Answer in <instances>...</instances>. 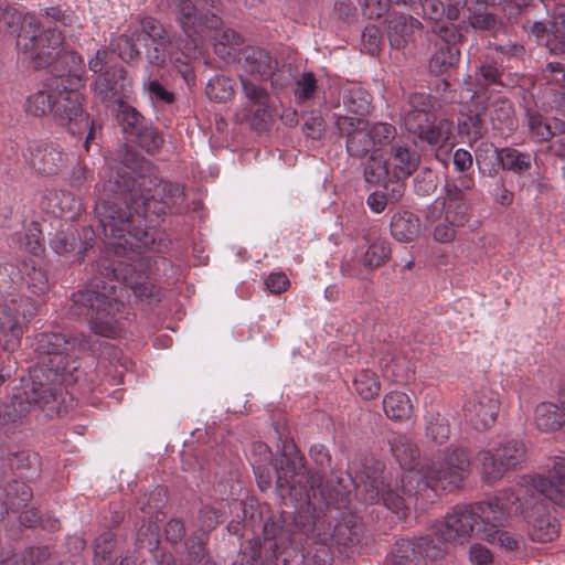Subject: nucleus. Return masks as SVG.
I'll list each match as a JSON object with an SVG mask.
<instances>
[{
  "label": "nucleus",
  "mask_w": 565,
  "mask_h": 565,
  "mask_svg": "<svg viewBox=\"0 0 565 565\" xmlns=\"http://www.w3.org/2000/svg\"><path fill=\"white\" fill-rule=\"evenodd\" d=\"M383 409L386 416L393 420H407L413 415L411 397L401 391H392L383 398Z\"/></svg>",
  "instance_id": "28"
},
{
  "label": "nucleus",
  "mask_w": 565,
  "mask_h": 565,
  "mask_svg": "<svg viewBox=\"0 0 565 565\" xmlns=\"http://www.w3.org/2000/svg\"><path fill=\"white\" fill-rule=\"evenodd\" d=\"M561 405L552 402H542L534 409V424L541 431H554L565 424V388Z\"/></svg>",
  "instance_id": "23"
},
{
  "label": "nucleus",
  "mask_w": 565,
  "mask_h": 565,
  "mask_svg": "<svg viewBox=\"0 0 565 565\" xmlns=\"http://www.w3.org/2000/svg\"><path fill=\"white\" fill-rule=\"evenodd\" d=\"M391 449L399 466L406 471L401 477V489H386L382 465L364 466L355 473L352 482L356 495L367 503L380 501L395 513L402 512L413 495L429 491L436 495V490L452 491L462 486L469 473L470 461L466 450L449 447L438 458L425 459L419 468L416 459L419 455L416 445L405 435H397L391 441Z\"/></svg>",
  "instance_id": "1"
},
{
  "label": "nucleus",
  "mask_w": 565,
  "mask_h": 565,
  "mask_svg": "<svg viewBox=\"0 0 565 565\" xmlns=\"http://www.w3.org/2000/svg\"><path fill=\"white\" fill-rule=\"evenodd\" d=\"M459 130L461 134H466L471 140L481 138L483 135V127L480 115L468 117L467 120L460 121Z\"/></svg>",
  "instance_id": "47"
},
{
  "label": "nucleus",
  "mask_w": 565,
  "mask_h": 565,
  "mask_svg": "<svg viewBox=\"0 0 565 565\" xmlns=\"http://www.w3.org/2000/svg\"><path fill=\"white\" fill-rule=\"evenodd\" d=\"M46 15L51 17L54 21L60 22L63 25L71 24L72 22V17L70 14L63 13L57 8H49L46 10Z\"/></svg>",
  "instance_id": "58"
},
{
  "label": "nucleus",
  "mask_w": 565,
  "mask_h": 565,
  "mask_svg": "<svg viewBox=\"0 0 565 565\" xmlns=\"http://www.w3.org/2000/svg\"><path fill=\"white\" fill-rule=\"evenodd\" d=\"M88 349L90 343L82 333L74 334L64 330L42 332L35 342V351L43 359L47 356V371L54 377L64 374L70 362Z\"/></svg>",
  "instance_id": "9"
},
{
  "label": "nucleus",
  "mask_w": 565,
  "mask_h": 565,
  "mask_svg": "<svg viewBox=\"0 0 565 565\" xmlns=\"http://www.w3.org/2000/svg\"><path fill=\"white\" fill-rule=\"evenodd\" d=\"M23 157L35 171L43 174L56 173L65 162V154L60 146L46 141L29 142Z\"/></svg>",
  "instance_id": "19"
},
{
  "label": "nucleus",
  "mask_w": 565,
  "mask_h": 565,
  "mask_svg": "<svg viewBox=\"0 0 565 565\" xmlns=\"http://www.w3.org/2000/svg\"><path fill=\"white\" fill-rule=\"evenodd\" d=\"M109 57L110 52L107 49L102 47L97 50L95 55L88 60V68L94 73L102 72L108 64Z\"/></svg>",
  "instance_id": "52"
},
{
  "label": "nucleus",
  "mask_w": 565,
  "mask_h": 565,
  "mask_svg": "<svg viewBox=\"0 0 565 565\" xmlns=\"http://www.w3.org/2000/svg\"><path fill=\"white\" fill-rule=\"evenodd\" d=\"M206 95L215 102H225L234 95V83L230 77L215 75L207 82Z\"/></svg>",
  "instance_id": "36"
},
{
  "label": "nucleus",
  "mask_w": 565,
  "mask_h": 565,
  "mask_svg": "<svg viewBox=\"0 0 565 565\" xmlns=\"http://www.w3.org/2000/svg\"><path fill=\"white\" fill-rule=\"evenodd\" d=\"M143 88L152 102L170 105L174 102V94L168 90L159 81L151 79V74L143 78Z\"/></svg>",
  "instance_id": "38"
},
{
  "label": "nucleus",
  "mask_w": 565,
  "mask_h": 565,
  "mask_svg": "<svg viewBox=\"0 0 565 565\" xmlns=\"http://www.w3.org/2000/svg\"><path fill=\"white\" fill-rule=\"evenodd\" d=\"M258 478H259L258 484L262 490H266L270 487V478L269 477L265 478L263 476V473H259Z\"/></svg>",
  "instance_id": "61"
},
{
  "label": "nucleus",
  "mask_w": 565,
  "mask_h": 565,
  "mask_svg": "<svg viewBox=\"0 0 565 565\" xmlns=\"http://www.w3.org/2000/svg\"><path fill=\"white\" fill-rule=\"evenodd\" d=\"M317 88L315 74L311 72L303 73L295 83V97L300 103L313 97Z\"/></svg>",
  "instance_id": "40"
},
{
  "label": "nucleus",
  "mask_w": 565,
  "mask_h": 565,
  "mask_svg": "<svg viewBox=\"0 0 565 565\" xmlns=\"http://www.w3.org/2000/svg\"><path fill=\"white\" fill-rule=\"evenodd\" d=\"M419 164V156L409 147L395 143L390 149L386 161L380 157L370 156L364 168V178L367 183L379 184L390 175L393 179L406 180Z\"/></svg>",
  "instance_id": "11"
},
{
  "label": "nucleus",
  "mask_w": 565,
  "mask_h": 565,
  "mask_svg": "<svg viewBox=\"0 0 565 565\" xmlns=\"http://www.w3.org/2000/svg\"><path fill=\"white\" fill-rule=\"evenodd\" d=\"M239 79L243 93L248 100H250L253 104L266 105L268 94L265 88H263L259 84L248 79L245 74H239Z\"/></svg>",
  "instance_id": "41"
},
{
  "label": "nucleus",
  "mask_w": 565,
  "mask_h": 565,
  "mask_svg": "<svg viewBox=\"0 0 565 565\" xmlns=\"http://www.w3.org/2000/svg\"><path fill=\"white\" fill-rule=\"evenodd\" d=\"M222 518L223 515L217 509L205 505L199 512L198 525L203 532H209L216 527V525L222 521Z\"/></svg>",
  "instance_id": "43"
},
{
  "label": "nucleus",
  "mask_w": 565,
  "mask_h": 565,
  "mask_svg": "<svg viewBox=\"0 0 565 565\" xmlns=\"http://www.w3.org/2000/svg\"><path fill=\"white\" fill-rule=\"evenodd\" d=\"M529 127L532 137L536 141H546L557 134L565 132V124L558 119L552 122H544L540 115H531L529 118Z\"/></svg>",
  "instance_id": "34"
},
{
  "label": "nucleus",
  "mask_w": 565,
  "mask_h": 565,
  "mask_svg": "<svg viewBox=\"0 0 565 565\" xmlns=\"http://www.w3.org/2000/svg\"><path fill=\"white\" fill-rule=\"evenodd\" d=\"M475 186L472 175L465 173L447 185L446 195L441 202L447 203L448 217L454 223H461L465 218V212H468V205L463 200V193Z\"/></svg>",
  "instance_id": "21"
},
{
  "label": "nucleus",
  "mask_w": 565,
  "mask_h": 565,
  "mask_svg": "<svg viewBox=\"0 0 565 565\" xmlns=\"http://www.w3.org/2000/svg\"><path fill=\"white\" fill-rule=\"evenodd\" d=\"M526 448L523 441L511 439L479 452L481 476L487 482L501 479L504 473L524 461Z\"/></svg>",
  "instance_id": "13"
},
{
  "label": "nucleus",
  "mask_w": 565,
  "mask_h": 565,
  "mask_svg": "<svg viewBox=\"0 0 565 565\" xmlns=\"http://www.w3.org/2000/svg\"><path fill=\"white\" fill-rule=\"evenodd\" d=\"M388 200L384 192H372L366 199L367 206L374 213H381L384 211Z\"/></svg>",
  "instance_id": "56"
},
{
  "label": "nucleus",
  "mask_w": 565,
  "mask_h": 565,
  "mask_svg": "<svg viewBox=\"0 0 565 565\" xmlns=\"http://www.w3.org/2000/svg\"><path fill=\"white\" fill-rule=\"evenodd\" d=\"M131 290L135 297L139 298L140 300L148 301L149 303H151L153 300H157L156 288L149 281L138 282L131 286Z\"/></svg>",
  "instance_id": "50"
},
{
  "label": "nucleus",
  "mask_w": 565,
  "mask_h": 565,
  "mask_svg": "<svg viewBox=\"0 0 565 565\" xmlns=\"http://www.w3.org/2000/svg\"><path fill=\"white\" fill-rule=\"evenodd\" d=\"M486 151L492 153L503 169L512 170L515 173H522L527 170L532 163V157L529 153L520 152L515 149H497L492 145H486Z\"/></svg>",
  "instance_id": "27"
},
{
  "label": "nucleus",
  "mask_w": 565,
  "mask_h": 565,
  "mask_svg": "<svg viewBox=\"0 0 565 565\" xmlns=\"http://www.w3.org/2000/svg\"><path fill=\"white\" fill-rule=\"evenodd\" d=\"M3 19L9 25L10 33L18 36V46L25 54V58L32 62L34 68L44 67L57 57L72 63L68 74L56 78L52 115L58 125L67 127L72 135H82L87 131L84 148L88 151L89 142L95 139L96 128L83 110L84 97L79 92L84 86L79 74L83 65L82 57L73 52L61 55L63 44L61 31L51 26L43 30L32 14L6 10Z\"/></svg>",
  "instance_id": "3"
},
{
  "label": "nucleus",
  "mask_w": 565,
  "mask_h": 565,
  "mask_svg": "<svg viewBox=\"0 0 565 565\" xmlns=\"http://www.w3.org/2000/svg\"><path fill=\"white\" fill-rule=\"evenodd\" d=\"M391 253L390 244L385 239L375 238L365 250H355L352 256L344 258L341 273L345 277H362L363 269L372 270L384 264Z\"/></svg>",
  "instance_id": "17"
},
{
  "label": "nucleus",
  "mask_w": 565,
  "mask_h": 565,
  "mask_svg": "<svg viewBox=\"0 0 565 565\" xmlns=\"http://www.w3.org/2000/svg\"><path fill=\"white\" fill-rule=\"evenodd\" d=\"M60 394L61 387L53 381L43 384L33 380L32 386L24 391L23 396H13L10 407L17 417L28 414L32 404L41 405L43 408L55 409L54 404L57 403Z\"/></svg>",
  "instance_id": "18"
},
{
  "label": "nucleus",
  "mask_w": 565,
  "mask_h": 565,
  "mask_svg": "<svg viewBox=\"0 0 565 565\" xmlns=\"http://www.w3.org/2000/svg\"><path fill=\"white\" fill-rule=\"evenodd\" d=\"M53 248L62 254L71 252L75 246L74 237H68L65 233H57L55 238L52 241Z\"/></svg>",
  "instance_id": "55"
},
{
  "label": "nucleus",
  "mask_w": 565,
  "mask_h": 565,
  "mask_svg": "<svg viewBox=\"0 0 565 565\" xmlns=\"http://www.w3.org/2000/svg\"><path fill=\"white\" fill-rule=\"evenodd\" d=\"M476 83L478 89L473 92L472 97H479L481 90L489 86L500 84V72L498 67L489 64H482L476 73Z\"/></svg>",
  "instance_id": "39"
},
{
  "label": "nucleus",
  "mask_w": 565,
  "mask_h": 565,
  "mask_svg": "<svg viewBox=\"0 0 565 565\" xmlns=\"http://www.w3.org/2000/svg\"><path fill=\"white\" fill-rule=\"evenodd\" d=\"M168 4L175 13L186 38L179 44V49L182 50L180 53L170 50L168 62L188 81L191 75L190 60L202 54L204 39L210 36L212 30L218 28L221 19L210 13L209 0H168Z\"/></svg>",
  "instance_id": "6"
},
{
  "label": "nucleus",
  "mask_w": 565,
  "mask_h": 565,
  "mask_svg": "<svg viewBox=\"0 0 565 565\" xmlns=\"http://www.w3.org/2000/svg\"><path fill=\"white\" fill-rule=\"evenodd\" d=\"M47 89H40L29 96L25 104V110L35 117H41L47 113L53 114L54 99L56 95V78L50 83Z\"/></svg>",
  "instance_id": "32"
},
{
  "label": "nucleus",
  "mask_w": 565,
  "mask_h": 565,
  "mask_svg": "<svg viewBox=\"0 0 565 565\" xmlns=\"http://www.w3.org/2000/svg\"><path fill=\"white\" fill-rule=\"evenodd\" d=\"M499 411V399L489 388L472 392L463 405L465 418L478 430L490 427Z\"/></svg>",
  "instance_id": "16"
},
{
  "label": "nucleus",
  "mask_w": 565,
  "mask_h": 565,
  "mask_svg": "<svg viewBox=\"0 0 565 565\" xmlns=\"http://www.w3.org/2000/svg\"><path fill=\"white\" fill-rule=\"evenodd\" d=\"M115 107L117 119L122 126V131L135 138L146 127L142 116L124 100L115 105Z\"/></svg>",
  "instance_id": "33"
},
{
  "label": "nucleus",
  "mask_w": 565,
  "mask_h": 565,
  "mask_svg": "<svg viewBox=\"0 0 565 565\" xmlns=\"http://www.w3.org/2000/svg\"><path fill=\"white\" fill-rule=\"evenodd\" d=\"M114 45L122 61H137L140 55V46H148L143 25L141 24V29L129 30V32L119 35Z\"/></svg>",
  "instance_id": "25"
},
{
  "label": "nucleus",
  "mask_w": 565,
  "mask_h": 565,
  "mask_svg": "<svg viewBox=\"0 0 565 565\" xmlns=\"http://www.w3.org/2000/svg\"><path fill=\"white\" fill-rule=\"evenodd\" d=\"M310 456L321 467L329 465L330 455L323 445H313L310 448Z\"/></svg>",
  "instance_id": "57"
},
{
  "label": "nucleus",
  "mask_w": 565,
  "mask_h": 565,
  "mask_svg": "<svg viewBox=\"0 0 565 565\" xmlns=\"http://www.w3.org/2000/svg\"><path fill=\"white\" fill-rule=\"evenodd\" d=\"M184 525L179 519L169 521L164 529L167 540L171 543L180 542L184 536Z\"/></svg>",
  "instance_id": "51"
},
{
  "label": "nucleus",
  "mask_w": 565,
  "mask_h": 565,
  "mask_svg": "<svg viewBox=\"0 0 565 565\" xmlns=\"http://www.w3.org/2000/svg\"><path fill=\"white\" fill-rule=\"evenodd\" d=\"M265 285L273 294H280L288 288L289 279L282 273H273L266 278Z\"/></svg>",
  "instance_id": "49"
},
{
  "label": "nucleus",
  "mask_w": 565,
  "mask_h": 565,
  "mask_svg": "<svg viewBox=\"0 0 565 565\" xmlns=\"http://www.w3.org/2000/svg\"><path fill=\"white\" fill-rule=\"evenodd\" d=\"M135 139L138 140L139 145L147 150V152H154L162 145V136L157 129L145 127Z\"/></svg>",
  "instance_id": "42"
},
{
  "label": "nucleus",
  "mask_w": 565,
  "mask_h": 565,
  "mask_svg": "<svg viewBox=\"0 0 565 565\" xmlns=\"http://www.w3.org/2000/svg\"><path fill=\"white\" fill-rule=\"evenodd\" d=\"M434 212L440 213L438 223L434 230V237L440 243L451 242L455 238L456 228L463 226L468 221V212H465L463 221L461 223H454L450 217H448L447 203L439 200L434 203Z\"/></svg>",
  "instance_id": "31"
},
{
  "label": "nucleus",
  "mask_w": 565,
  "mask_h": 565,
  "mask_svg": "<svg viewBox=\"0 0 565 565\" xmlns=\"http://www.w3.org/2000/svg\"><path fill=\"white\" fill-rule=\"evenodd\" d=\"M238 62L242 64V74L259 81L271 77L277 67V62L273 61L269 53L258 47H245Z\"/></svg>",
  "instance_id": "22"
},
{
  "label": "nucleus",
  "mask_w": 565,
  "mask_h": 565,
  "mask_svg": "<svg viewBox=\"0 0 565 565\" xmlns=\"http://www.w3.org/2000/svg\"><path fill=\"white\" fill-rule=\"evenodd\" d=\"M419 230V220L411 212H398L391 220V233L399 242L413 241L418 236Z\"/></svg>",
  "instance_id": "30"
},
{
  "label": "nucleus",
  "mask_w": 565,
  "mask_h": 565,
  "mask_svg": "<svg viewBox=\"0 0 565 565\" xmlns=\"http://www.w3.org/2000/svg\"><path fill=\"white\" fill-rule=\"evenodd\" d=\"M31 513H32L33 518L32 519L22 518L21 519L22 524L28 525V526H33L38 522L39 516H38L36 512L31 511Z\"/></svg>",
  "instance_id": "62"
},
{
  "label": "nucleus",
  "mask_w": 565,
  "mask_h": 565,
  "mask_svg": "<svg viewBox=\"0 0 565 565\" xmlns=\"http://www.w3.org/2000/svg\"><path fill=\"white\" fill-rule=\"evenodd\" d=\"M406 29V25L403 24V23H396L394 26H393V30L390 34V40H391V43L392 45H396V46H401L402 44H404L406 42V40L404 38H398L396 35L397 33V30L398 29Z\"/></svg>",
  "instance_id": "60"
},
{
  "label": "nucleus",
  "mask_w": 565,
  "mask_h": 565,
  "mask_svg": "<svg viewBox=\"0 0 565 565\" xmlns=\"http://www.w3.org/2000/svg\"><path fill=\"white\" fill-rule=\"evenodd\" d=\"M366 33L370 35V38H374V40L377 39V30H375L374 28H366L363 35H365Z\"/></svg>",
  "instance_id": "64"
},
{
  "label": "nucleus",
  "mask_w": 565,
  "mask_h": 565,
  "mask_svg": "<svg viewBox=\"0 0 565 565\" xmlns=\"http://www.w3.org/2000/svg\"><path fill=\"white\" fill-rule=\"evenodd\" d=\"M493 499L471 504L455 505L435 531L434 540L415 542L401 540L396 543L392 565H425L426 559H436L446 551L447 543L465 544L475 534L479 540H491L495 533L497 518L491 515Z\"/></svg>",
  "instance_id": "4"
},
{
  "label": "nucleus",
  "mask_w": 565,
  "mask_h": 565,
  "mask_svg": "<svg viewBox=\"0 0 565 565\" xmlns=\"http://www.w3.org/2000/svg\"><path fill=\"white\" fill-rule=\"evenodd\" d=\"M518 509L530 525V536L537 542H550L558 534V526L551 519L543 499L565 504V457L555 458L550 478L525 476L522 478L518 493Z\"/></svg>",
  "instance_id": "5"
},
{
  "label": "nucleus",
  "mask_w": 565,
  "mask_h": 565,
  "mask_svg": "<svg viewBox=\"0 0 565 565\" xmlns=\"http://www.w3.org/2000/svg\"><path fill=\"white\" fill-rule=\"evenodd\" d=\"M354 387L363 399H372L379 394L381 383L374 372L362 370L354 377Z\"/></svg>",
  "instance_id": "35"
},
{
  "label": "nucleus",
  "mask_w": 565,
  "mask_h": 565,
  "mask_svg": "<svg viewBox=\"0 0 565 565\" xmlns=\"http://www.w3.org/2000/svg\"><path fill=\"white\" fill-rule=\"evenodd\" d=\"M519 500L520 497L514 495V492L509 490L499 491L494 495L491 515L498 519L497 522H493L495 525V533L492 534L491 540H484L486 542L490 544H497L500 548L508 552H512L519 548L518 537L502 529L508 521L512 508Z\"/></svg>",
  "instance_id": "15"
},
{
  "label": "nucleus",
  "mask_w": 565,
  "mask_h": 565,
  "mask_svg": "<svg viewBox=\"0 0 565 565\" xmlns=\"http://www.w3.org/2000/svg\"><path fill=\"white\" fill-rule=\"evenodd\" d=\"M26 285L33 294H43L49 289V278L46 273L36 267H32L26 274Z\"/></svg>",
  "instance_id": "44"
},
{
  "label": "nucleus",
  "mask_w": 565,
  "mask_h": 565,
  "mask_svg": "<svg viewBox=\"0 0 565 565\" xmlns=\"http://www.w3.org/2000/svg\"><path fill=\"white\" fill-rule=\"evenodd\" d=\"M277 486L280 489L289 488L292 490L296 482H301L300 477L302 469L301 459L297 455L282 454L274 463Z\"/></svg>",
  "instance_id": "24"
},
{
  "label": "nucleus",
  "mask_w": 565,
  "mask_h": 565,
  "mask_svg": "<svg viewBox=\"0 0 565 565\" xmlns=\"http://www.w3.org/2000/svg\"><path fill=\"white\" fill-rule=\"evenodd\" d=\"M342 102L348 113L364 116L370 110L372 96L364 87L352 83L344 87Z\"/></svg>",
  "instance_id": "26"
},
{
  "label": "nucleus",
  "mask_w": 565,
  "mask_h": 565,
  "mask_svg": "<svg viewBox=\"0 0 565 565\" xmlns=\"http://www.w3.org/2000/svg\"><path fill=\"white\" fill-rule=\"evenodd\" d=\"M497 189L499 193L497 194V201L502 205H508L512 201V194L505 189L503 183H498Z\"/></svg>",
  "instance_id": "59"
},
{
  "label": "nucleus",
  "mask_w": 565,
  "mask_h": 565,
  "mask_svg": "<svg viewBox=\"0 0 565 565\" xmlns=\"http://www.w3.org/2000/svg\"><path fill=\"white\" fill-rule=\"evenodd\" d=\"M318 553L322 554L324 557L322 559V563L319 564V565H330V558H329V553H328V550L322 546L320 550H318Z\"/></svg>",
  "instance_id": "63"
},
{
  "label": "nucleus",
  "mask_w": 565,
  "mask_h": 565,
  "mask_svg": "<svg viewBox=\"0 0 565 565\" xmlns=\"http://www.w3.org/2000/svg\"><path fill=\"white\" fill-rule=\"evenodd\" d=\"M454 166L460 172H466L472 166L471 153L462 148L457 149L454 152Z\"/></svg>",
  "instance_id": "54"
},
{
  "label": "nucleus",
  "mask_w": 565,
  "mask_h": 565,
  "mask_svg": "<svg viewBox=\"0 0 565 565\" xmlns=\"http://www.w3.org/2000/svg\"><path fill=\"white\" fill-rule=\"evenodd\" d=\"M35 312V305L26 297L0 298V342L3 350L13 352L20 347L24 327Z\"/></svg>",
  "instance_id": "12"
},
{
  "label": "nucleus",
  "mask_w": 565,
  "mask_h": 565,
  "mask_svg": "<svg viewBox=\"0 0 565 565\" xmlns=\"http://www.w3.org/2000/svg\"><path fill=\"white\" fill-rule=\"evenodd\" d=\"M469 20L473 29L490 30L495 25V18L491 13H473Z\"/></svg>",
  "instance_id": "53"
},
{
  "label": "nucleus",
  "mask_w": 565,
  "mask_h": 565,
  "mask_svg": "<svg viewBox=\"0 0 565 565\" xmlns=\"http://www.w3.org/2000/svg\"><path fill=\"white\" fill-rule=\"evenodd\" d=\"M491 108L492 110L490 114V118L494 127L495 121H498L499 124H503L510 119L513 113L512 104L508 99L503 98H499L498 100L492 103Z\"/></svg>",
  "instance_id": "46"
},
{
  "label": "nucleus",
  "mask_w": 565,
  "mask_h": 565,
  "mask_svg": "<svg viewBox=\"0 0 565 565\" xmlns=\"http://www.w3.org/2000/svg\"><path fill=\"white\" fill-rule=\"evenodd\" d=\"M104 186L107 191L122 195L128 212L117 204L105 206L100 218L108 244L119 249H141L153 242L149 228L158 220L183 202L184 190L168 181L156 182L150 177H126V172L110 169Z\"/></svg>",
  "instance_id": "2"
},
{
  "label": "nucleus",
  "mask_w": 565,
  "mask_h": 565,
  "mask_svg": "<svg viewBox=\"0 0 565 565\" xmlns=\"http://www.w3.org/2000/svg\"><path fill=\"white\" fill-rule=\"evenodd\" d=\"M404 180H397L393 179L392 175H390L384 182V194H386V198L388 202H397L405 192V184L403 182Z\"/></svg>",
  "instance_id": "48"
},
{
  "label": "nucleus",
  "mask_w": 565,
  "mask_h": 565,
  "mask_svg": "<svg viewBox=\"0 0 565 565\" xmlns=\"http://www.w3.org/2000/svg\"><path fill=\"white\" fill-rule=\"evenodd\" d=\"M92 90L95 97L109 108L128 98L131 84L126 77L124 67L110 66L95 78Z\"/></svg>",
  "instance_id": "14"
},
{
  "label": "nucleus",
  "mask_w": 565,
  "mask_h": 565,
  "mask_svg": "<svg viewBox=\"0 0 565 565\" xmlns=\"http://www.w3.org/2000/svg\"><path fill=\"white\" fill-rule=\"evenodd\" d=\"M121 289L95 279L89 288L73 295L71 311L88 319L90 329L99 335L111 338L117 332L115 313L119 311Z\"/></svg>",
  "instance_id": "7"
},
{
  "label": "nucleus",
  "mask_w": 565,
  "mask_h": 565,
  "mask_svg": "<svg viewBox=\"0 0 565 565\" xmlns=\"http://www.w3.org/2000/svg\"><path fill=\"white\" fill-rule=\"evenodd\" d=\"M468 558L471 565H492L491 551L481 543H473L468 550Z\"/></svg>",
  "instance_id": "45"
},
{
  "label": "nucleus",
  "mask_w": 565,
  "mask_h": 565,
  "mask_svg": "<svg viewBox=\"0 0 565 565\" xmlns=\"http://www.w3.org/2000/svg\"><path fill=\"white\" fill-rule=\"evenodd\" d=\"M427 435L438 444L448 439L450 427L445 416L439 413H429L426 425Z\"/></svg>",
  "instance_id": "37"
},
{
  "label": "nucleus",
  "mask_w": 565,
  "mask_h": 565,
  "mask_svg": "<svg viewBox=\"0 0 565 565\" xmlns=\"http://www.w3.org/2000/svg\"><path fill=\"white\" fill-rule=\"evenodd\" d=\"M335 127L347 137V151L350 156L363 158L391 143L396 136V128L388 122H370L362 118L334 115Z\"/></svg>",
  "instance_id": "8"
},
{
  "label": "nucleus",
  "mask_w": 565,
  "mask_h": 565,
  "mask_svg": "<svg viewBox=\"0 0 565 565\" xmlns=\"http://www.w3.org/2000/svg\"><path fill=\"white\" fill-rule=\"evenodd\" d=\"M146 32V43L148 44L146 57L148 63L156 67H162L168 62V55L173 44L167 39V34L161 24L151 18L142 20Z\"/></svg>",
  "instance_id": "20"
},
{
  "label": "nucleus",
  "mask_w": 565,
  "mask_h": 565,
  "mask_svg": "<svg viewBox=\"0 0 565 565\" xmlns=\"http://www.w3.org/2000/svg\"><path fill=\"white\" fill-rule=\"evenodd\" d=\"M429 96L424 93H414L409 96L408 108L404 110L402 120L411 132L429 145L446 142L451 136L452 124L447 119L435 124V116Z\"/></svg>",
  "instance_id": "10"
},
{
  "label": "nucleus",
  "mask_w": 565,
  "mask_h": 565,
  "mask_svg": "<svg viewBox=\"0 0 565 565\" xmlns=\"http://www.w3.org/2000/svg\"><path fill=\"white\" fill-rule=\"evenodd\" d=\"M212 38L215 53L225 62L236 61L238 53L243 51L241 35L231 29L215 31Z\"/></svg>",
  "instance_id": "29"
}]
</instances>
